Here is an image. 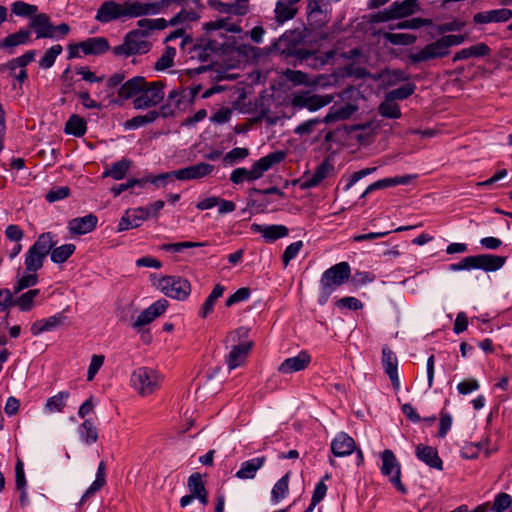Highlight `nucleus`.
<instances>
[{
	"label": "nucleus",
	"instance_id": "a878e982",
	"mask_svg": "<svg viewBox=\"0 0 512 512\" xmlns=\"http://www.w3.org/2000/svg\"><path fill=\"white\" fill-rule=\"evenodd\" d=\"M507 257L494 254L475 255V269L485 272H495L506 263Z\"/></svg>",
	"mask_w": 512,
	"mask_h": 512
},
{
	"label": "nucleus",
	"instance_id": "b1692460",
	"mask_svg": "<svg viewBox=\"0 0 512 512\" xmlns=\"http://www.w3.org/2000/svg\"><path fill=\"white\" fill-rule=\"evenodd\" d=\"M32 32L28 28H21L17 32L9 34L0 41V49H6L8 54L14 53V48L31 42Z\"/></svg>",
	"mask_w": 512,
	"mask_h": 512
},
{
	"label": "nucleus",
	"instance_id": "bf43d9fd",
	"mask_svg": "<svg viewBox=\"0 0 512 512\" xmlns=\"http://www.w3.org/2000/svg\"><path fill=\"white\" fill-rule=\"evenodd\" d=\"M416 90V85L412 82H408L396 89H393L387 93L390 99L395 100H404L412 95Z\"/></svg>",
	"mask_w": 512,
	"mask_h": 512
},
{
	"label": "nucleus",
	"instance_id": "37998d69",
	"mask_svg": "<svg viewBox=\"0 0 512 512\" xmlns=\"http://www.w3.org/2000/svg\"><path fill=\"white\" fill-rule=\"evenodd\" d=\"M38 7L33 4L26 3L22 0L14 1L11 4V15L23 18H31L37 14Z\"/></svg>",
	"mask_w": 512,
	"mask_h": 512
},
{
	"label": "nucleus",
	"instance_id": "f257e3e1",
	"mask_svg": "<svg viewBox=\"0 0 512 512\" xmlns=\"http://www.w3.org/2000/svg\"><path fill=\"white\" fill-rule=\"evenodd\" d=\"M287 153L284 150H277L261 157L253 163L251 169L239 167L230 174V181L233 184H241L244 181L252 182L260 179L265 172L280 164L286 158Z\"/></svg>",
	"mask_w": 512,
	"mask_h": 512
},
{
	"label": "nucleus",
	"instance_id": "5fc2aeb1",
	"mask_svg": "<svg viewBox=\"0 0 512 512\" xmlns=\"http://www.w3.org/2000/svg\"><path fill=\"white\" fill-rule=\"evenodd\" d=\"M36 55L35 50H28L23 55L16 57L10 60L6 67L10 69L11 72H15V70L20 67L21 69H25V67L34 61Z\"/></svg>",
	"mask_w": 512,
	"mask_h": 512
},
{
	"label": "nucleus",
	"instance_id": "052dcab7",
	"mask_svg": "<svg viewBox=\"0 0 512 512\" xmlns=\"http://www.w3.org/2000/svg\"><path fill=\"white\" fill-rule=\"evenodd\" d=\"M342 75L345 77H354L359 80L371 77V73L365 67L355 66L354 63L345 65L342 68Z\"/></svg>",
	"mask_w": 512,
	"mask_h": 512
},
{
	"label": "nucleus",
	"instance_id": "412c9836",
	"mask_svg": "<svg viewBox=\"0 0 512 512\" xmlns=\"http://www.w3.org/2000/svg\"><path fill=\"white\" fill-rule=\"evenodd\" d=\"M98 223V218L94 214H88L83 217H76L68 222V230L72 235H84L92 232Z\"/></svg>",
	"mask_w": 512,
	"mask_h": 512
},
{
	"label": "nucleus",
	"instance_id": "4be33fe9",
	"mask_svg": "<svg viewBox=\"0 0 512 512\" xmlns=\"http://www.w3.org/2000/svg\"><path fill=\"white\" fill-rule=\"evenodd\" d=\"M310 362V354L307 351H301L297 356L285 359L278 367V371L282 374L299 372L306 369Z\"/></svg>",
	"mask_w": 512,
	"mask_h": 512
},
{
	"label": "nucleus",
	"instance_id": "4d7b16f0",
	"mask_svg": "<svg viewBox=\"0 0 512 512\" xmlns=\"http://www.w3.org/2000/svg\"><path fill=\"white\" fill-rule=\"evenodd\" d=\"M379 112L383 117L393 119L401 115L398 104H396L393 99H390L388 95H386V100L380 104Z\"/></svg>",
	"mask_w": 512,
	"mask_h": 512
},
{
	"label": "nucleus",
	"instance_id": "8fccbe9b",
	"mask_svg": "<svg viewBox=\"0 0 512 512\" xmlns=\"http://www.w3.org/2000/svg\"><path fill=\"white\" fill-rule=\"evenodd\" d=\"M167 181H168V173L167 172L161 173L156 176L148 175V176L140 178V179H137V178L130 179L132 188H134L135 186L142 188L147 183H152L155 186L160 187V186H165L167 184Z\"/></svg>",
	"mask_w": 512,
	"mask_h": 512
},
{
	"label": "nucleus",
	"instance_id": "338daca9",
	"mask_svg": "<svg viewBox=\"0 0 512 512\" xmlns=\"http://www.w3.org/2000/svg\"><path fill=\"white\" fill-rule=\"evenodd\" d=\"M200 18V15L193 10L182 9L174 17L169 20L170 26H176L185 21L194 22Z\"/></svg>",
	"mask_w": 512,
	"mask_h": 512
},
{
	"label": "nucleus",
	"instance_id": "2eb2a0df",
	"mask_svg": "<svg viewBox=\"0 0 512 512\" xmlns=\"http://www.w3.org/2000/svg\"><path fill=\"white\" fill-rule=\"evenodd\" d=\"M382 365L395 390H399L400 380L398 376V360L395 353L388 347L382 348Z\"/></svg>",
	"mask_w": 512,
	"mask_h": 512
},
{
	"label": "nucleus",
	"instance_id": "e2e57ef3",
	"mask_svg": "<svg viewBox=\"0 0 512 512\" xmlns=\"http://www.w3.org/2000/svg\"><path fill=\"white\" fill-rule=\"evenodd\" d=\"M203 47L210 52L226 54L234 49L233 43H219L216 40H207L202 42Z\"/></svg>",
	"mask_w": 512,
	"mask_h": 512
},
{
	"label": "nucleus",
	"instance_id": "dca6fc26",
	"mask_svg": "<svg viewBox=\"0 0 512 512\" xmlns=\"http://www.w3.org/2000/svg\"><path fill=\"white\" fill-rule=\"evenodd\" d=\"M492 49L484 42H479L455 52L451 61L486 58L491 56Z\"/></svg>",
	"mask_w": 512,
	"mask_h": 512
},
{
	"label": "nucleus",
	"instance_id": "1a4fd4ad",
	"mask_svg": "<svg viewBox=\"0 0 512 512\" xmlns=\"http://www.w3.org/2000/svg\"><path fill=\"white\" fill-rule=\"evenodd\" d=\"M164 83L162 81L147 82L137 98L133 100L136 109H146L159 104L164 98Z\"/></svg>",
	"mask_w": 512,
	"mask_h": 512
},
{
	"label": "nucleus",
	"instance_id": "7c9ffc66",
	"mask_svg": "<svg viewBox=\"0 0 512 512\" xmlns=\"http://www.w3.org/2000/svg\"><path fill=\"white\" fill-rule=\"evenodd\" d=\"M81 51L85 55H102L110 49L108 40L105 37H91L80 42Z\"/></svg>",
	"mask_w": 512,
	"mask_h": 512
},
{
	"label": "nucleus",
	"instance_id": "72a5a7b5",
	"mask_svg": "<svg viewBox=\"0 0 512 512\" xmlns=\"http://www.w3.org/2000/svg\"><path fill=\"white\" fill-rule=\"evenodd\" d=\"M413 178H415V176L402 175V176H395V177H388V178L380 179V180L370 184L366 188V193H372L376 190L386 189V188L394 187V186H398V185H408Z\"/></svg>",
	"mask_w": 512,
	"mask_h": 512
},
{
	"label": "nucleus",
	"instance_id": "a211bd4d",
	"mask_svg": "<svg viewBox=\"0 0 512 512\" xmlns=\"http://www.w3.org/2000/svg\"><path fill=\"white\" fill-rule=\"evenodd\" d=\"M167 307L168 301L166 299L157 300L139 314V316L137 317L136 321L133 324V327L139 328L150 324L158 316L163 314L166 311Z\"/></svg>",
	"mask_w": 512,
	"mask_h": 512
},
{
	"label": "nucleus",
	"instance_id": "e433bc0d",
	"mask_svg": "<svg viewBox=\"0 0 512 512\" xmlns=\"http://www.w3.org/2000/svg\"><path fill=\"white\" fill-rule=\"evenodd\" d=\"M132 165V161L126 158L119 160L111 165L110 168L105 169L102 177H111L115 180L123 179Z\"/></svg>",
	"mask_w": 512,
	"mask_h": 512
},
{
	"label": "nucleus",
	"instance_id": "9b49d317",
	"mask_svg": "<svg viewBox=\"0 0 512 512\" xmlns=\"http://www.w3.org/2000/svg\"><path fill=\"white\" fill-rule=\"evenodd\" d=\"M333 100L331 95H316L311 94L309 91H302L295 93L292 97L291 103L293 107L303 109L307 108L310 111H316L328 104Z\"/></svg>",
	"mask_w": 512,
	"mask_h": 512
},
{
	"label": "nucleus",
	"instance_id": "f8f14e48",
	"mask_svg": "<svg viewBox=\"0 0 512 512\" xmlns=\"http://www.w3.org/2000/svg\"><path fill=\"white\" fill-rule=\"evenodd\" d=\"M175 109L170 103L162 105L158 110L148 111L145 115H138L125 122V128H137L142 125L153 123L158 118L166 119L175 116Z\"/></svg>",
	"mask_w": 512,
	"mask_h": 512
},
{
	"label": "nucleus",
	"instance_id": "7ed1b4c3",
	"mask_svg": "<svg viewBox=\"0 0 512 512\" xmlns=\"http://www.w3.org/2000/svg\"><path fill=\"white\" fill-rule=\"evenodd\" d=\"M293 34L294 32H291L290 35H288V33H284L278 40L274 41L267 48V54L279 53L280 55L285 56V58L294 57L300 63L305 62L309 66H316L317 62H320V64L323 65L324 61L317 57L315 51L301 48L297 43L290 40V36Z\"/></svg>",
	"mask_w": 512,
	"mask_h": 512
},
{
	"label": "nucleus",
	"instance_id": "ea45409f",
	"mask_svg": "<svg viewBox=\"0 0 512 512\" xmlns=\"http://www.w3.org/2000/svg\"><path fill=\"white\" fill-rule=\"evenodd\" d=\"M81 440L87 444L92 445L98 440V430L91 419H85L78 429Z\"/></svg>",
	"mask_w": 512,
	"mask_h": 512
},
{
	"label": "nucleus",
	"instance_id": "6e6d98bb",
	"mask_svg": "<svg viewBox=\"0 0 512 512\" xmlns=\"http://www.w3.org/2000/svg\"><path fill=\"white\" fill-rule=\"evenodd\" d=\"M175 55L176 49L174 47L167 46L161 57L155 63L154 69L157 71H163L172 67L174 64Z\"/></svg>",
	"mask_w": 512,
	"mask_h": 512
},
{
	"label": "nucleus",
	"instance_id": "13d9d810",
	"mask_svg": "<svg viewBox=\"0 0 512 512\" xmlns=\"http://www.w3.org/2000/svg\"><path fill=\"white\" fill-rule=\"evenodd\" d=\"M512 505L511 495L500 492L496 494L493 504L490 506L492 512H505Z\"/></svg>",
	"mask_w": 512,
	"mask_h": 512
},
{
	"label": "nucleus",
	"instance_id": "cd10ccee",
	"mask_svg": "<svg viewBox=\"0 0 512 512\" xmlns=\"http://www.w3.org/2000/svg\"><path fill=\"white\" fill-rule=\"evenodd\" d=\"M146 36L147 31H140L139 29L132 30L125 35L126 42H128L130 46L129 52L132 53V55L145 54L150 51L151 43L142 39Z\"/></svg>",
	"mask_w": 512,
	"mask_h": 512
},
{
	"label": "nucleus",
	"instance_id": "680f3d73",
	"mask_svg": "<svg viewBox=\"0 0 512 512\" xmlns=\"http://www.w3.org/2000/svg\"><path fill=\"white\" fill-rule=\"evenodd\" d=\"M385 39L393 45H411L416 41V36L410 33H386Z\"/></svg>",
	"mask_w": 512,
	"mask_h": 512
},
{
	"label": "nucleus",
	"instance_id": "473e14b6",
	"mask_svg": "<svg viewBox=\"0 0 512 512\" xmlns=\"http://www.w3.org/2000/svg\"><path fill=\"white\" fill-rule=\"evenodd\" d=\"M106 484V464L101 461L98 465L96 478L82 495L79 505L85 503L91 496L100 491Z\"/></svg>",
	"mask_w": 512,
	"mask_h": 512
},
{
	"label": "nucleus",
	"instance_id": "09e8293b",
	"mask_svg": "<svg viewBox=\"0 0 512 512\" xmlns=\"http://www.w3.org/2000/svg\"><path fill=\"white\" fill-rule=\"evenodd\" d=\"M203 29L207 32L224 29L227 32L240 33L241 27L237 24H231L228 22V18L218 19L216 21H210L203 24Z\"/></svg>",
	"mask_w": 512,
	"mask_h": 512
},
{
	"label": "nucleus",
	"instance_id": "69168bd1",
	"mask_svg": "<svg viewBox=\"0 0 512 512\" xmlns=\"http://www.w3.org/2000/svg\"><path fill=\"white\" fill-rule=\"evenodd\" d=\"M38 282V275L36 272H29L28 274L22 276L16 283L13 288V293L17 294L22 290L33 287Z\"/></svg>",
	"mask_w": 512,
	"mask_h": 512
},
{
	"label": "nucleus",
	"instance_id": "ddd939ff",
	"mask_svg": "<svg viewBox=\"0 0 512 512\" xmlns=\"http://www.w3.org/2000/svg\"><path fill=\"white\" fill-rule=\"evenodd\" d=\"M214 170V166L205 163L200 162L195 165H191L179 170H175L168 173V180H171L173 178H176L178 180H195L203 178L207 175H210Z\"/></svg>",
	"mask_w": 512,
	"mask_h": 512
},
{
	"label": "nucleus",
	"instance_id": "3c124183",
	"mask_svg": "<svg viewBox=\"0 0 512 512\" xmlns=\"http://www.w3.org/2000/svg\"><path fill=\"white\" fill-rule=\"evenodd\" d=\"M249 155V150L247 148L236 147L227 152L223 158L224 166H233L242 160H244Z\"/></svg>",
	"mask_w": 512,
	"mask_h": 512
},
{
	"label": "nucleus",
	"instance_id": "c85d7f7f",
	"mask_svg": "<svg viewBox=\"0 0 512 512\" xmlns=\"http://www.w3.org/2000/svg\"><path fill=\"white\" fill-rule=\"evenodd\" d=\"M354 450V439L344 432L339 433L331 442V451L336 457L348 456Z\"/></svg>",
	"mask_w": 512,
	"mask_h": 512
},
{
	"label": "nucleus",
	"instance_id": "c03bdc74",
	"mask_svg": "<svg viewBox=\"0 0 512 512\" xmlns=\"http://www.w3.org/2000/svg\"><path fill=\"white\" fill-rule=\"evenodd\" d=\"M39 293V289H31L19 297L13 298V306H17L23 312H28L33 308L34 299Z\"/></svg>",
	"mask_w": 512,
	"mask_h": 512
},
{
	"label": "nucleus",
	"instance_id": "20e7f679",
	"mask_svg": "<svg viewBox=\"0 0 512 512\" xmlns=\"http://www.w3.org/2000/svg\"><path fill=\"white\" fill-rule=\"evenodd\" d=\"M58 243L57 235L52 232L41 233L25 254L27 272H37L43 267L51 249Z\"/></svg>",
	"mask_w": 512,
	"mask_h": 512
},
{
	"label": "nucleus",
	"instance_id": "bb28decb",
	"mask_svg": "<svg viewBox=\"0 0 512 512\" xmlns=\"http://www.w3.org/2000/svg\"><path fill=\"white\" fill-rule=\"evenodd\" d=\"M251 231L262 234L266 242H274L288 235L289 229L284 225H262L253 223Z\"/></svg>",
	"mask_w": 512,
	"mask_h": 512
},
{
	"label": "nucleus",
	"instance_id": "2f4dec72",
	"mask_svg": "<svg viewBox=\"0 0 512 512\" xmlns=\"http://www.w3.org/2000/svg\"><path fill=\"white\" fill-rule=\"evenodd\" d=\"M146 79L142 76H135L124 82L118 89V96L124 100L137 98L141 88L145 87Z\"/></svg>",
	"mask_w": 512,
	"mask_h": 512
},
{
	"label": "nucleus",
	"instance_id": "6e6552de",
	"mask_svg": "<svg viewBox=\"0 0 512 512\" xmlns=\"http://www.w3.org/2000/svg\"><path fill=\"white\" fill-rule=\"evenodd\" d=\"M158 287L169 298L185 301L191 293L189 280L181 276H163Z\"/></svg>",
	"mask_w": 512,
	"mask_h": 512
},
{
	"label": "nucleus",
	"instance_id": "4c0bfd02",
	"mask_svg": "<svg viewBox=\"0 0 512 512\" xmlns=\"http://www.w3.org/2000/svg\"><path fill=\"white\" fill-rule=\"evenodd\" d=\"M297 8L285 0H278L275 7V20L278 24L293 19L297 14Z\"/></svg>",
	"mask_w": 512,
	"mask_h": 512
},
{
	"label": "nucleus",
	"instance_id": "39448f33",
	"mask_svg": "<svg viewBox=\"0 0 512 512\" xmlns=\"http://www.w3.org/2000/svg\"><path fill=\"white\" fill-rule=\"evenodd\" d=\"M351 276V268L348 262H339L324 271L320 279V305L327 303L332 292L344 284Z\"/></svg>",
	"mask_w": 512,
	"mask_h": 512
},
{
	"label": "nucleus",
	"instance_id": "de8ad7c7",
	"mask_svg": "<svg viewBox=\"0 0 512 512\" xmlns=\"http://www.w3.org/2000/svg\"><path fill=\"white\" fill-rule=\"evenodd\" d=\"M289 477L290 473H286L273 486L271 491V499L273 502L278 503L287 496L289 491Z\"/></svg>",
	"mask_w": 512,
	"mask_h": 512
},
{
	"label": "nucleus",
	"instance_id": "393cba45",
	"mask_svg": "<svg viewBox=\"0 0 512 512\" xmlns=\"http://www.w3.org/2000/svg\"><path fill=\"white\" fill-rule=\"evenodd\" d=\"M512 18V10L508 8H500L489 10L485 12H478L473 16V21L476 24H487L491 22L502 23L507 22Z\"/></svg>",
	"mask_w": 512,
	"mask_h": 512
},
{
	"label": "nucleus",
	"instance_id": "c9c22d12",
	"mask_svg": "<svg viewBox=\"0 0 512 512\" xmlns=\"http://www.w3.org/2000/svg\"><path fill=\"white\" fill-rule=\"evenodd\" d=\"M225 290V286L220 283L214 286L198 312L199 317L205 319L214 311L216 301L223 296Z\"/></svg>",
	"mask_w": 512,
	"mask_h": 512
},
{
	"label": "nucleus",
	"instance_id": "9d476101",
	"mask_svg": "<svg viewBox=\"0 0 512 512\" xmlns=\"http://www.w3.org/2000/svg\"><path fill=\"white\" fill-rule=\"evenodd\" d=\"M381 473L402 494H407V488L401 482V466L392 450L386 449L381 453Z\"/></svg>",
	"mask_w": 512,
	"mask_h": 512
},
{
	"label": "nucleus",
	"instance_id": "864d4df0",
	"mask_svg": "<svg viewBox=\"0 0 512 512\" xmlns=\"http://www.w3.org/2000/svg\"><path fill=\"white\" fill-rule=\"evenodd\" d=\"M62 51L63 48L60 44H56L50 47L39 60V67L43 69L51 68L55 63L56 58L62 53Z\"/></svg>",
	"mask_w": 512,
	"mask_h": 512
},
{
	"label": "nucleus",
	"instance_id": "49530a36",
	"mask_svg": "<svg viewBox=\"0 0 512 512\" xmlns=\"http://www.w3.org/2000/svg\"><path fill=\"white\" fill-rule=\"evenodd\" d=\"M69 396L70 393L68 391H60L58 394L47 399L45 409L48 412H62Z\"/></svg>",
	"mask_w": 512,
	"mask_h": 512
},
{
	"label": "nucleus",
	"instance_id": "c756f323",
	"mask_svg": "<svg viewBox=\"0 0 512 512\" xmlns=\"http://www.w3.org/2000/svg\"><path fill=\"white\" fill-rule=\"evenodd\" d=\"M252 346V342H246L232 347L231 351L226 357V364L229 370L235 369L245 362Z\"/></svg>",
	"mask_w": 512,
	"mask_h": 512
},
{
	"label": "nucleus",
	"instance_id": "6ab92c4d",
	"mask_svg": "<svg viewBox=\"0 0 512 512\" xmlns=\"http://www.w3.org/2000/svg\"><path fill=\"white\" fill-rule=\"evenodd\" d=\"M123 18V3L119 4L112 0L104 1L99 9L95 19L101 23H109Z\"/></svg>",
	"mask_w": 512,
	"mask_h": 512
},
{
	"label": "nucleus",
	"instance_id": "0eeeda50",
	"mask_svg": "<svg viewBox=\"0 0 512 512\" xmlns=\"http://www.w3.org/2000/svg\"><path fill=\"white\" fill-rule=\"evenodd\" d=\"M448 31V23L438 26V32L444 34ZM448 54V36L443 35L440 40L428 44L423 49L410 55V60L413 63H420L437 57L446 56Z\"/></svg>",
	"mask_w": 512,
	"mask_h": 512
},
{
	"label": "nucleus",
	"instance_id": "5701e85b",
	"mask_svg": "<svg viewBox=\"0 0 512 512\" xmlns=\"http://www.w3.org/2000/svg\"><path fill=\"white\" fill-rule=\"evenodd\" d=\"M416 457L432 469L442 470L443 461L436 448L425 444H418L415 449Z\"/></svg>",
	"mask_w": 512,
	"mask_h": 512
},
{
	"label": "nucleus",
	"instance_id": "423d86ee",
	"mask_svg": "<svg viewBox=\"0 0 512 512\" xmlns=\"http://www.w3.org/2000/svg\"><path fill=\"white\" fill-rule=\"evenodd\" d=\"M132 387L142 396H148L160 388V375L152 368L139 367L130 378Z\"/></svg>",
	"mask_w": 512,
	"mask_h": 512
},
{
	"label": "nucleus",
	"instance_id": "a19ab883",
	"mask_svg": "<svg viewBox=\"0 0 512 512\" xmlns=\"http://www.w3.org/2000/svg\"><path fill=\"white\" fill-rule=\"evenodd\" d=\"M76 246L74 244H63L59 247L56 245L51 249L49 255L53 263L62 264L66 262L75 252Z\"/></svg>",
	"mask_w": 512,
	"mask_h": 512
},
{
	"label": "nucleus",
	"instance_id": "58836bf2",
	"mask_svg": "<svg viewBox=\"0 0 512 512\" xmlns=\"http://www.w3.org/2000/svg\"><path fill=\"white\" fill-rule=\"evenodd\" d=\"M355 110L356 107L349 103L338 108L332 107L322 121L329 124L337 120H346L355 112Z\"/></svg>",
	"mask_w": 512,
	"mask_h": 512
},
{
	"label": "nucleus",
	"instance_id": "79ce46f5",
	"mask_svg": "<svg viewBox=\"0 0 512 512\" xmlns=\"http://www.w3.org/2000/svg\"><path fill=\"white\" fill-rule=\"evenodd\" d=\"M148 15L146 3L126 0L123 2V18H137Z\"/></svg>",
	"mask_w": 512,
	"mask_h": 512
},
{
	"label": "nucleus",
	"instance_id": "4468645a",
	"mask_svg": "<svg viewBox=\"0 0 512 512\" xmlns=\"http://www.w3.org/2000/svg\"><path fill=\"white\" fill-rule=\"evenodd\" d=\"M334 165L331 163L330 158H325L315 169L311 176L306 174L300 180V188L303 190L311 189L318 186L324 179L334 172Z\"/></svg>",
	"mask_w": 512,
	"mask_h": 512
},
{
	"label": "nucleus",
	"instance_id": "f03ea898",
	"mask_svg": "<svg viewBox=\"0 0 512 512\" xmlns=\"http://www.w3.org/2000/svg\"><path fill=\"white\" fill-rule=\"evenodd\" d=\"M359 130H329L324 136L322 147L335 154L341 146H353L351 140L356 139L360 146H368L374 141L375 130L357 133Z\"/></svg>",
	"mask_w": 512,
	"mask_h": 512
},
{
	"label": "nucleus",
	"instance_id": "0e129e2a",
	"mask_svg": "<svg viewBox=\"0 0 512 512\" xmlns=\"http://www.w3.org/2000/svg\"><path fill=\"white\" fill-rule=\"evenodd\" d=\"M187 486L194 497L206 490L202 476L200 473H193L189 476Z\"/></svg>",
	"mask_w": 512,
	"mask_h": 512
},
{
	"label": "nucleus",
	"instance_id": "603ef678",
	"mask_svg": "<svg viewBox=\"0 0 512 512\" xmlns=\"http://www.w3.org/2000/svg\"><path fill=\"white\" fill-rule=\"evenodd\" d=\"M207 242H192V241H183V242H177V243H164L160 246V249L166 252H172V253H180L183 252L185 249L189 248H195V247H202L206 246Z\"/></svg>",
	"mask_w": 512,
	"mask_h": 512
},
{
	"label": "nucleus",
	"instance_id": "f704fd0d",
	"mask_svg": "<svg viewBox=\"0 0 512 512\" xmlns=\"http://www.w3.org/2000/svg\"><path fill=\"white\" fill-rule=\"evenodd\" d=\"M266 463V457L260 456L247 460L241 464V468L235 476L239 479H253L257 471Z\"/></svg>",
	"mask_w": 512,
	"mask_h": 512
},
{
	"label": "nucleus",
	"instance_id": "f3484780",
	"mask_svg": "<svg viewBox=\"0 0 512 512\" xmlns=\"http://www.w3.org/2000/svg\"><path fill=\"white\" fill-rule=\"evenodd\" d=\"M28 29L35 32L36 39L54 38V25L45 13L36 14L32 17Z\"/></svg>",
	"mask_w": 512,
	"mask_h": 512
},
{
	"label": "nucleus",
	"instance_id": "aec40b11",
	"mask_svg": "<svg viewBox=\"0 0 512 512\" xmlns=\"http://www.w3.org/2000/svg\"><path fill=\"white\" fill-rule=\"evenodd\" d=\"M67 317L65 316L64 312H58L53 316H50L46 319H41L38 321H35L31 325V333L34 336H37L41 333L53 331L61 326H63L66 323Z\"/></svg>",
	"mask_w": 512,
	"mask_h": 512
},
{
	"label": "nucleus",
	"instance_id": "774afa93",
	"mask_svg": "<svg viewBox=\"0 0 512 512\" xmlns=\"http://www.w3.org/2000/svg\"><path fill=\"white\" fill-rule=\"evenodd\" d=\"M135 228H138L143 221L150 217L148 208L138 207L126 210Z\"/></svg>",
	"mask_w": 512,
	"mask_h": 512
},
{
	"label": "nucleus",
	"instance_id": "a18cd8bd",
	"mask_svg": "<svg viewBox=\"0 0 512 512\" xmlns=\"http://www.w3.org/2000/svg\"><path fill=\"white\" fill-rule=\"evenodd\" d=\"M418 1L419 0H404L402 2H394L392 6L396 13V17L398 19L403 18L419 11L420 6Z\"/></svg>",
	"mask_w": 512,
	"mask_h": 512
}]
</instances>
